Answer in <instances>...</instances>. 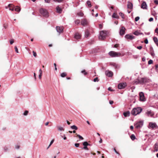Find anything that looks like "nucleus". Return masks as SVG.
<instances>
[{
	"mask_svg": "<svg viewBox=\"0 0 158 158\" xmlns=\"http://www.w3.org/2000/svg\"><path fill=\"white\" fill-rule=\"evenodd\" d=\"M87 3L89 7H91V2L89 1H87Z\"/></svg>",
	"mask_w": 158,
	"mask_h": 158,
	"instance_id": "36",
	"label": "nucleus"
},
{
	"mask_svg": "<svg viewBox=\"0 0 158 158\" xmlns=\"http://www.w3.org/2000/svg\"><path fill=\"white\" fill-rule=\"evenodd\" d=\"M139 17H138V16L136 17L135 18V21L137 22L139 20Z\"/></svg>",
	"mask_w": 158,
	"mask_h": 158,
	"instance_id": "46",
	"label": "nucleus"
},
{
	"mask_svg": "<svg viewBox=\"0 0 158 158\" xmlns=\"http://www.w3.org/2000/svg\"><path fill=\"white\" fill-rule=\"evenodd\" d=\"M142 48V46H138L137 47V48L139 49V50L141 49Z\"/></svg>",
	"mask_w": 158,
	"mask_h": 158,
	"instance_id": "56",
	"label": "nucleus"
},
{
	"mask_svg": "<svg viewBox=\"0 0 158 158\" xmlns=\"http://www.w3.org/2000/svg\"><path fill=\"white\" fill-rule=\"evenodd\" d=\"M112 65L115 68H117L118 67V65L115 63H113V64H112Z\"/></svg>",
	"mask_w": 158,
	"mask_h": 158,
	"instance_id": "41",
	"label": "nucleus"
},
{
	"mask_svg": "<svg viewBox=\"0 0 158 158\" xmlns=\"http://www.w3.org/2000/svg\"><path fill=\"white\" fill-rule=\"evenodd\" d=\"M146 113L148 116L150 115L151 116H152L153 115L152 112L151 111H147Z\"/></svg>",
	"mask_w": 158,
	"mask_h": 158,
	"instance_id": "26",
	"label": "nucleus"
},
{
	"mask_svg": "<svg viewBox=\"0 0 158 158\" xmlns=\"http://www.w3.org/2000/svg\"><path fill=\"white\" fill-rule=\"evenodd\" d=\"M155 32L158 34V28H156L155 30Z\"/></svg>",
	"mask_w": 158,
	"mask_h": 158,
	"instance_id": "59",
	"label": "nucleus"
},
{
	"mask_svg": "<svg viewBox=\"0 0 158 158\" xmlns=\"http://www.w3.org/2000/svg\"><path fill=\"white\" fill-rule=\"evenodd\" d=\"M134 34L135 35H138L141 34L137 31H135L134 32Z\"/></svg>",
	"mask_w": 158,
	"mask_h": 158,
	"instance_id": "38",
	"label": "nucleus"
},
{
	"mask_svg": "<svg viewBox=\"0 0 158 158\" xmlns=\"http://www.w3.org/2000/svg\"><path fill=\"white\" fill-rule=\"evenodd\" d=\"M147 6L146 3L145 2H143L141 5V8L143 9H146L147 8Z\"/></svg>",
	"mask_w": 158,
	"mask_h": 158,
	"instance_id": "18",
	"label": "nucleus"
},
{
	"mask_svg": "<svg viewBox=\"0 0 158 158\" xmlns=\"http://www.w3.org/2000/svg\"><path fill=\"white\" fill-rule=\"evenodd\" d=\"M54 141V139H53L51 142L50 144L49 145L47 149L48 148H49L51 146V145L53 143Z\"/></svg>",
	"mask_w": 158,
	"mask_h": 158,
	"instance_id": "39",
	"label": "nucleus"
},
{
	"mask_svg": "<svg viewBox=\"0 0 158 158\" xmlns=\"http://www.w3.org/2000/svg\"><path fill=\"white\" fill-rule=\"evenodd\" d=\"M119 46V44H115L114 45V47L117 48H118Z\"/></svg>",
	"mask_w": 158,
	"mask_h": 158,
	"instance_id": "54",
	"label": "nucleus"
},
{
	"mask_svg": "<svg viewBox=\"0 0 158 158\" xmlns=\"http://www.w3.org/2000/svg\"><path fill=\"white\" fill-rule=\"evenodd\" d=\"M71 128L73 129H74L75 130H77L78 129V127L76 126L75 125H73L71 127Z\"/></svg>",
	"mask_w": 158,
	"mask_h": 158,
	"instance_id": "28",
	"label": "nucleus"
},
{
	"mask_svg": "<svg viewBox=\"0 0 158 158\" xmlns=\"http://www.w3.org/2000/svg\"><path fill=\"white\" fill-rule=\"evenodd\" d=\"M28 113V111L27 110H25L23 113V115H27Z\"/></svg>",
	"mask_w": 158,
	"mask_h": 158,
	"instance_id": "43",
	"label": "nucleus"
},
{
	"mask_svg": "<svg viewBox=\"0 0 158 158\" xmlns=\"http://www.w3.org/2000/svg\"><path fill=\"white\" fill-rule=\"evenodd\" d=\"M150 54L152 56H154L155 55V54L153 51H150Z\"/></svg>",
	"mask_w": 158,
	"mask_h": 158,
	"instance_id": "44",
	"label": "nucleus"
},
{
	"mask_svg": "<svg viewBox=\"0 0 158 158\" xmlns=\"http://www.w3.org/2000/svg\"><path fill=\"white\" fill-rule=\"evenodd\" d=\"M132 4L131 3H129L127 5V7L130 9H132Z\"/></svg>",
	"mask_w": 158,
	"mask_h": 158,
	"instance_id": "25",
	"label": "nucleus"
},
{
	"mask_svg": "<svg viewBox=\"0 0 158 158\" xmlns=\"http://www.w3.org/2000/svg\"><path fill=\"white\" fill-rule=\"evenodd\" d=\"M131 138L132 140H134L135 139V137L134 135L132 134L131 135Z\"/></svg>",
	"mask_w": 158,
	"mask_h": 158,
	"instance_id": "31",
	"label": "nucleus"
},
{
	"mask_svg": "<svg viewBox=\"0 0 158 158\" xmlns=\"http://www.w3.org/2000/svg\"><path fill=\"white\" fill-rule=\"evenodd\" d=\"M147 81V79L146 78H142L140 80H139V82L140 83H143L146 82Z\"/></svg>",
	"mask_w": 158,
	"mask_h": 158,
	"instance_id": "15",
	"label": "nucleus"
},
{
	"mask_svg": "<svg viewBox=\"0 0 158 158\" xmlns=\"http://www.w3.org/2000/svg\"><path fill=\"white\" fill-rule=\"evenodd\" d=\"M112 17L113 18H115L118 19L119 18V16H118L117 14L114 13L112 15Z\"/></svg>",
	"mask_w": 158,
	"mask_h": 158,
	"instance_id": "23",
	"label": "nucleus"
},
{
	"mask_svg": "<svg viewBox=\"0 0 158 158\" xmlns=\"http://www.w3.org/2000/svg\"><path fill=\"white\" fill-rule=\"evenodd\" d=\"M75 23L76 24H78L80 23V20L78 19H76L75 21Z\"/></svg>",
	"mask_w": 158,
	"mask_h": 158,
	"instance_id": "33",
	"label": "nucleus"
},
{
	"mask_svg": "<svg viewBox=\"0 0 158 158\" xmlns=\"http://www.w3.org/2000/svg\"><path fill=\"white\" fill-rule=\"evenodd\" d=\"M7 26H8V25L7 24H3V27L5 29L7 28Z\"/></svg>",
	"mask_w": 158,
	"mask_h": 158,
	"instance_id": "49",
	"label": "nucleus"
},
{
	"mask_svg": "<svg viewBox=\"0 0 158 158\" xmlns=\"http://www.w3.org/2000/svg\"><path fill=\"white\" fill-rule=\"evenodd\" d=\"M142 110V109L141 108H135L132 110L131 113L133 115H136L139 114L141 112Z\"/></svg>",
	"mask_w": 158,
	"mask_h": 158,
	"instance_id": "1",
	"label": "nucleus"
},
{
	"mask_svg": "<svg viewBox=\"0 0 158 158\" xmlns=\"http://www.w3.org/2000/svg\"><path fill=\"white\" fill-rule=\"evenodd\" d=\"M90 34L89 31L87 30H86L85 33V37L87 38L90 35Z\"/></svg>",
	"mask_w": 158,
	"mask_h": 158,
	"instance_id": "20",
	"label": "nucleus"
},
{
	"mask_svg": "<svg viewBox=\"0 0 158 158\" xmlns=\"http://www.w3.org/2000/svg\"><path fill=\"white\" fill-rule=\"evenodd\" d=\"M14 40H11L10 41V43L11 44H12L14 43Z\"/></svg>",
	"mask_w": 158,
	"mask_h": 158,
	"instance_id": "50",
	"label": "nucleus"
},
{
	"mask_svg": "<svg viewBox=\"0 0 158 158\" xmlns=\"http://www.w3.org/2000/svg\"><path fill=\"white\" fill-rule=\"evenodd\" d=\"M20 8L18 6H16L15 9V10L17 12H19L20 11Z\"/></svg>",
	"mask_w": 158,
	"mask_h": 158,
	"instance_id": "27",
	"label": "nucleus"
},
{
	"mask_svg": "<svg viewBox=\"0 0 158 158\" xmlns=\"http://www.w3.org/2000/svg\"><path fill=\"white\" fill-rule=\"evenodd\" d=\"M77 14V15L80 16H82L84 15L83 13L81 12H80L78 13Z\"/></svg>",
	"mask_w": 158,
	"mask_h": 158,
	"instance_id": "35",
	"label": "nucleus"
},
{
	"mask_svg": "<svg viewBox=\"0 0 158 158\" xmlns=\"http://www.w3.org/2000/svg\"><path fill=\"white\" fill-rule=\"evenodd\" d=\"M64 0H53V1L55 2H60L63 1Z\"/></svg>",
	"mask_w": 158,
	"mask_h": 158,
	"instance_id": "40",
	"label": "nucleus"
},
{
	"mask_svg": "<svg viewBox=\"0 0 158 158\" xmlns=\"http://www.w3.org/2000/svg\"><path fill=\"white\" fill-rule=\"evenodd\" d=\"M130 112L129 111H127L123 113V114L125 117L129 116L130 115Z\"/></svg>",
	"mask_w": 158,
	"mask_h": 158,
	"instance_id": "22",
	"label": "nucleus"
},
{
	"mask_svg": "<svg viewBox=\"0 0 158 158\" xmlns=\"http://www.w3.org/2000/svg\"><path fill=\"white\" fill-rule=\"evenodd\" d=\"M83 145L84 146L83 149L87 150H89L88 148L87 147V146L90 145V144H89L87 142H84L83 143Z\"/></svg>",
	"mask_w": 158,
	"mask_h": 158,
	"instance_id": "11",
	"label": "nucleus"
},
{
	"mask_svg": "<svg viewBox=\"0 0 158 158\" xmlns=\"http://www.w3.org/2000/svg\"><path fill=\"white\" fill-rule=\"evenodd\" d=\"M100 36H99V38L101 40H103L105 38L106 35V32L105 31H102L100 32Z\"/></svg>",
	"mask_w": 158,
	"mask_h": 158,
	"instance_id": "4",
	"label": "nucleus"
},
{
	"mask_svg": "<svg viewBox=\"0 0 158 158\" xmlns=\"http://www.w3.org/2000/svg\"><path fill=\"white\" fill-rule=\"evenodd\" d=\"M158 151V144L156 143L154 146V151L157 152Z\"/></svg>",
	"mask_w": 158,
	"mask_h": 158,
	"instance_id": "21",
	"label": "nucleus"
},
{
	"mask_svg": "<svg viewBox=\"0 0 158 158\" xmlns=\"http://www.w3.org/2000/svg\"><path fill=\"white\" fill-rule=\"evenodd\" d=\"M114 150L116 153L119 154V153L117 151L116 149L115 148H114Z\"/></svg>",
	"mask_w": 158,
	"mask_h": 158,
	"instance_id": "55",
	"label": "nucleus"
},
{
	"mask_svg": "<svg viewBox=\"0 0 158 158\" xmlns=\"http://www.w3.org/2000/svg\"><path fill=\"white\" fill-rule=\"evenodd\" d=\"M8 7L10 8L9 9L10 10L12 11H13L14 10V5L12 4H9L8 5Z\"/></svg>",
	"mask_w": 158,
	"mask_h": 158,
	"instance_id": "19",
	"label": "nucleus"
},
{
	"mask_svg": "<svg viewBox=\"0 0 158 158\" xmlns=\"http://www.w3.org/2000/svg\"><path fill=\"white\" fill-rule=\"evenodd\" d=\"M153 18H151L149 19V22H151L153 20Z\"/></svg>",
	"mask_w": 158,
	"mask_h": 158,
	"instance_id": "57",
	"label": "nucleus"
},
{
	"mask_svg": "<svg viewBox=\"0 0 158 158\" xmlns=\"http://www.w3.org/2000/svg\"><path fill=\"white\" fill-rule=\"evenodd\" d=\"M127 86L126 83H119L118 85V88L119 89H123Z\"/></svg>",
	"mask_w": 158,
	"mask_h": 158,
	"instance_id": "6",
	"label": "nucleus"
},
{
	"mask_svg": "<svg viewBox=\"0 0 158 158\" xmlns=\"http://www.w3.org/2000/svg\"><path fill=\"white\" fill-rule=\"evenodd\" d=\"M98 81V78L97 77H96L94 79V82H96L97 81Z\"/></svg>",
	"mask_w": 158,
	"mask_h": 158,
	"instance_id": "48",
	"label": "nucleus"
},
{
	"mask_svg": "<svg viewBox=\"0 0 158 158\" xmlns=\"http://www.w3.org/2000/svg\"><path fill=\"white\" fill-rule=\"evenodd\" d=\"M149 126L150 127L152 128V129H153L155 128H156V127H157V126L156 123H153L151 122L149 123Z\"/></svg>",
	"mask_w": 158,
	"mask_h": 158,
	"instance_id": "13",
	"label": "nucleus"
},
{
	"mask_svg": "<svg viewBox=\"0 0 158 158\" xmlns=\"http://www.w3.org/2000/svg\"><path fill=\"white\" fill-rule=\"evenodd\" d=\"M154 3L158 5V1L157 0H155L154 1Z\"/></svg>",
	"mask_w": 158,
	"mask_h": 158,
	"instance_id": "52",
	"label": "nucleus"
},
{
	"mask_svg": "<svg viewBox=\"0 0 158 158\" xmlns=\"http://www.w3.org/2000/svg\"><path fill=\"white\" fill-rule=\"evenodd\" d=\"M88 24V22L86 19H81V24L82 25L85 26L87 25Z\"/></svg>",
	"mask_w": 158,
	"mask_h": 158,
	"instance_id": "8",
	"label": "nucleus"
},
{
	"mask_svg": "<svg viewBox=\"0 0 158 158\" xmlns=\"http://www.w3.org/2000/svg\"><path fill=\"white\" fill-rule=\"evenodd\" d=\"M57 128H58V129L59 130H60V131H64V129L62 127H61L60 126H58V127H57Z\"/></svg>",
	"mask_w": 158,
	"mask_h": 158,
	"instance_id": "32",
	"label": "nucleus"
},
{
	"mask_svg": "<svg viewBox=\"0 0 158 158\" xmlns=\"http://www.w3.org/2000/svg\"><path fill=\"white\" fill-rule=\"evenodd\" d=\"M119 15L121 16L122 18L123 19H124V15L123 13H121V12H120L119 13Z\"/></svg>",
	"mask_w": 158,
	"mask_h": 158,
	"instance_id": "34",
	"label": "nucleus"
},
{
	"mask_svg": "<svg viewBox=\"0 0 158 158\" xmlns=\"http://www.w3.org/2000/svg\"><path fill=\"white\" fill-rule=\"evenodd\" d=\"M56 12L60 14L61 13L62 11V9L59 6H57L56 8Z\"/></svg>",
	"mask_w": 158,
	"mask_h": 158,
	"instance_id": "17",
	"label": "nucleus"
},
{
	"mask_svg": "<svg viewBox=\"0 0 158 158\" xmlns=\"http://www.w3.org/2000/svg\"><path fill=\"white\" fill-rule=\"evenodd\" d=\"M42 74H40L39 75V77L40 79L41 78Z\"/></svg>",
	"mask_w": 158,
	"mask_h": 158,
	"instance_id": "61",
	"label": "nucleus"
},
{
	"mask_svg": "<svg viewBox=\"0 0 158 158\" xmlns=\"http://www.w3.org/2000/svg\"><path fill=\"white\" fill-rule=\"evenodd\" d=\"M143 121H139L135 125V126L136 128H139L143 126Z\"/></svg>",
	"mask_w": 158,
	"mask_h": 158,
	"instance_id": "5",
	"label": "nucleus"
},
{
	"mask_svg": "<svg viewBox=\"0 0 158 158\" xmlns=\"http://www.w3.org/2000/svg\"><path fill=\"white\" fill-rule=\"evenodd\" d=\"M50 0H45V1L46 3H49L50 2Z\"/></svg>",
	"mask_w": 158,
	"mask_h": 158,
	"instance_id": "58",
	"label": "nucleus"
},
{
	"mask_svg": "<svg viewBox=\"0 0 158 158\" xmlns=\"http://www.w3.org/2000/svg\"><path fill=\"white\" fill-rule=\"evenodd\" d=\"M105 74L109 77H112L113 75V73L112 72L109 70L106 71L105 72Z\"/></svg>",
	"mask_w": 158,
	"mask_h": 158,
	"instance_id": "10",
	"label": "nucleus"
},
{
	"mask_svg": "<svg viewBox=\"0 0 158 158\" xmlns=\"http://www.w3.org/2000/svg\"><path fill=\"white\" fill-rule=\"evenodd\" d=\"M139 100L140 101H145V99L144 98V94L142 92H140L139 93Z\"/></svg>",
	"mask_w": 158,
	"mask_h": 158,
	"instance_id": "7",
	"label": "nucleus"
},
{
	"mask_svg": "<svg viewBox=\"0 0 158 158\" xmlns=\"http://www.w3.org/2000/svg\"><path fill=\"white\" fill-rule=\"evenodd\" d=\"M76 136L77 137H78L80 139H81V140H83L84 138H83V137H82L80 135H78L77 134H76Z\"/></svg>",
	"mask_w": 158,
	"mask_h": 158,
	"instance_id": "30",
	"label": "nucleus"
},
{
	"mask_svg": "<svg viewBox=\"0 0 158 158\" xmlns=\"http://www.w3.org/2000/svg\"><path fill=\"white\" fill-rule=\"evenodd\" d=\"M126 29L124 27H122L120 30L119 34L121 35H123L125 33Z\"/></svg>",
	"mask_w": 158,
	"mask_h": 158,
	"instance_id": "9",
	"label": "nucleus"
},
{
	"mask_svg": "<svg viewBox=\"0 0 158 158\" xmlns=\"http://www.w3.org/2000/svg\"><path fill=\"white\" fill-rule=\"evenodd\" d=\"M75 145L76 147H78L79 146V143H76L75 144Z\"/></svg>",
	"mask_w": 158,
	"mask_h": 158,
	"instance_id": "51",
	"label": "nucleus"
},
{
	"mask_svg": "<svg viewBox=\"0 0 158 158\" xmlns=\"http://www.w3.org/2000/svg\"><path fill=\"white\" fill-rule=\"evenodd\" d=\"M40 13L41 15L44 17H47L48 16V13L47 10L42 8L40 10Z\"/></svg>",
	"mask_w": 158,
	"mask_h": 158,
	"instance_id": "2",
	"label": "nucleus"
},
{
	"mask_svg": "<svg viewBox=\"0 0 158 158\" xmlns=\"http://www.w3.org/2000/svg\"><path fill=\"white\" fill-rule=\"evenodd\" d=\"M109 54L112 57H115L120 56L121 54L119 52L112 51L109 52Z\"/></svg>",
	"mask_w": 158,
	"mask_h": 158,
	"instance_id": "3",
	"label": "nucleus"
},
{
	"mask_svg": "<svg viewBox=\"0 0 158 158\" xmlns=\"http://www.w3.org/2000/svg\"><path fill=\"white\" fill-rule=\"evenodd\" d=\"M125 38L128 39L132 40L134 38V37L131 35H126L125 36Z\"/></svg>",
	"mask_w": 158,
	"mask_h": 158,
	"instance_id": "16",
	"label": "nucleus"
},
{
	"mask_svg": "<svg viewBox=\"0 0 158 158\" xmlns=\"http://www.w3.org/2000/svg\"><path fill=\"white\" fill-rule=\"evenodd\" d=\"M63 27L57 26L56 30L59 33L62 32L63 31Z\"/></svg>",
	"mask_w": 158,
	"mask_h": 158,
	"instance_id": "12",
	"label": "nucleus"
},
{
	"mask_svg": "<svg viewBox=\"0 0 158 158\" xmlns=\"http://www.w3.org/2000/svg\"><path fill=\"white\" fill-rule=\"evenodd\" d=\"M153 40L155 43L157 45L158 44V40L157 38L156 37H154L153 39Z\"/></svg>",
	"mask_w": 158,
	"mask_h": 158,
	"instance_id": "24",
	"label": "nucleus"
},
{
	"mask_svg": "<svg viewBox=\"0 0 158 158\" xmlns=\"http://www.w3.org/2000/svg\"><path fill=\"white\" fill-rule=\"evenodd\" d=\"M33 53V55L35 57H36L37 56L36 53V52H35L34 51H33L32 52Z\"/></svg>",
	"mask_w": 158,
	"mask_h": 158,
	"instance_id": "47",
	"label": "nucleus"
},
{
	"mask_svg": "<svg viewBox=\"0 0 158 158\" xmlns=\"http://www.w3.org/2000/svg\"><path fill=\"white\" fill-rule=\"evenodd\" d=\"M110 102V104H112L113 103V101H111V100H110V102Z\"/></svg>",
	"mask_w": 158,
	"mask_h": 158,
	"instance_id": "63",
	"label": "nucleus"
},
{
	"mask_svg": "<svg viewBox=\"0 0 158 158\" xmlns=\"http://www.w3.org/2000/svg\"><path fill=\"white\" fill-rule=\"evenodd\" d=\"M81 73L84 74V75H86L87 74V73L86 72V71L85 70H84L81 71Z\"/></svg>",
	"mask_w": 158,
	"mask_h": 158,
	"instance_id": "37",
	"label": "nucleus"
},
{
	"mask_svg": "<svg viewBox=\"0 0 158 158\" xmlns=\"http://www.w3.org/2000/svg\"><path fill=\"white\" fill-rule=\"evenodd\" d=\"M144 42L145 44H147L148 43V41L147 39H146L144 40Z\"/></svg>",
	"mask_w": 158,
	"mask_h": 158,
	"instance_id": "53",
	"label": "nucleus"
},
{
	"mask_svg": "<svg viewBox=\"0 0 158 158\" xmlns=\"http://www.w3.org/2000/svg\"><path fill=\"white\" fill-rule=\"evenodd\" d=\"M99 27L100 29H101L102 27V25L101 24H100L99 25Z\"/></svg>",
	"mask_w": 158,
	"mask_h": 158,
	"instance_id": "60",
	"label": "nucleus"
},
{
	"mask_svg": "<svg viewBox=\"0 0 158 158\" xmlns=\"http://www.w3.org/2000/svg\"><path fill=\"white\" fill-rule=\"evenodd\" d=\"M15 50L16 52L17 53H19L18 50V48H17V46H15Z\"/></svg>",
	"mask_w": 158,
	"mask_h": 158,
	"instance_id": "42",
	"label": "nucleus"
},
{
	"mask_svg": "<svg viewBox=\"0 0 158 158\" xmlns=\"http://www.w3.org/2000/svg\"><path fill=\"white\" fill-rule=\"evenodd\" d=\"M67 75V73L65 72L63 73H61L60 76L63 77H64Z\"/></svg>",
	"mask_w": 158,
	"mask_h": 158,
	"instance_id": "29",
	"label": "nucleus"
},
{
	"mask_svg": "<svg viewBox=\"0 0 158 158\" xmlns=\"http://www.w3.org/2000/svg\"><path fill=\"white\" fill-rule=\"evenodd\" d=\"M152 63H153V61L152 60H149L148 61V64H152Z\"/></svg>",
	"mask_w": 158,
	"mask_h": 158,
	"instance_id": "45",
	"label": "nucleus"
},
{
	"mask_svg": "<svg viewBox=\"0 0 158 158\" xmlns=\"http://www.w3.org/2000/svg\"><path fill=\"white\" fill-rule=\"evenodd\" d=\"M34 77L35 79V80H36V74L35 73H34Z\"/></svg>",
	"mask_w": 158,
	"mask_h": 158,
	"instance_id": "64",
	"label": "nucleus"
},
{
	"mask_svg": "<svg viewBox=\"0 0 158 158\" xmlns=\"http://www.w3.org/2000/svg\"><path fill=\"white\" fill-rule=\"evenodd\" d=\"M81 37V35L78 33H76L75 34L74 38L77 40L80 39Z\"/></svg>",
	"mask_w": 158,
	"mask_h": 158,
	"instance_id": "14",
	"label": "nucleus"
},
{
	"mask_svg": "<svg viewBox=\"0 0 158 158\" xmlns=\"http://www.w3.org/2000/svg\"><path fill=\"white\" fill-rule=\"evenodd\" d=\"M20 146L19 145H16L15 146V148L16 149H18L19 148Z\"/></svg>",
	"mask_w": 158,
	"mask_h": 158,
	"instance_id": "62",
	"label": "nucleus"
}]
</instances>
